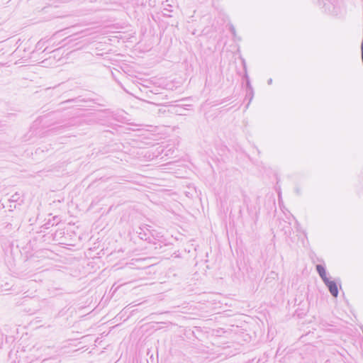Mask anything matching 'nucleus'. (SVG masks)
I'll return each mask as SVG.
<instances>
[{
	"instance_id": "9d476101",
	"label": "nucleus",
	"mask_w": 363,
	"mask_h": 363,
	"mask_svg": "<svg viewBox=\"0 0 363 363\" xmlns=\"http://www.w3.org/2000/svg\"><path fill=\"white\" fill-rule=\"evenodd\" d=\"M295 191L298 195L301 194L300 189L298 187H296Z\"/></svg>"
},
{
	"instance_id": "1a4fd4ad",
	"label": "nucleus",
	"mask_w": 363,
	"mask_h": 363,
	"mask_svg": "<svg viewBox=\"0 0 363 363\" xmlns=\"http://www.w3.org/2000/svg\"><path fill=\"white\" fill-rule=\"evenodd\" d=\"M246 86H247V90H250V88H252V86L250 84V82L249 79H247Z\"/></svg>"
},
{
	"instance_id": "7ed1b4c3",
	"label": "nucleus",
	"mask_w": 363,
	"mask_h": 363,
	"mask_svg": "<svg viewBox=\"0 0 363 363\" xmlns=\"http://www.w3.org/2000/svg\"><path fill=\"white\" fill-rule=\"evenodd\" d=\"M58 223V218L57 216H54L52 218V220H49L46 223L43 225V227L45 229L50 228V226H54L55 225H57Z\"/></svg>"
},
{
	"instance_id": "0eeeda50",
	"label": "nucleus",
	"mask_w": 363,
	"mask_h": 363,
	"mask_svg": "<svg viewBox=\"0 0 363 363\" xmlns=\"http://www.w3.org/2000/svg\"><path fill=\"white\" fill-rule=\"evenodd\" d=\"M140 230H141L140 232H138L140 238L142 240H147L146 233L142 232L143 231L142 228H140Z\"/></svg>"
},
{
	"instance_id": "ddd939ff",
	"label": "nucleus",
	"mask_w": 363,
	"mask_h": 363,
	"mask_svg": "<svg viewBox=\"0 0 363 363\" xmlns=\"http://www.w3.org/2000/svg\"><path fill=\"white\" fill-rule=\"evenodd\" d=\"M40 47H41L40 42H38L36 45V48H40Z\"/></svg>"
},
{
	"instance_id": "f257e3e1",
	"label": "nucleus",
	"mask_w": 363,
	"mask_h": 363,
	"mask_svg": "<svg viewBox=\"0 0 363 363\" xmlns=\"http://www.w3.org/2000/svg\"><path fill=\"white\" fill-rule=\"evenodd\" d=\"M328 287L330 293L333 297H337L338 296V288L337 283L335 281L330 280L329 279L323 281Z\"/></svg>"
},
{
	"instance_id": "9b49d317",
	"label": "nucleus",
	"mask_w": 363,
	"mask_h": 363,
	"mask_svg": "<svg viewBox=\"0 0 363 363\" xmlns=\"http://www.w3.org/2000/svg\"><path fill=\"white\" fill-rule=\"evenodd\" d=\"M267 84H268L269 85L272 84V79H271V78H270V79H268V81H267Z\"/></svg>"
},
{
	"instance_id": "f03ea898",
	"label": "nucleus",
	"mask_w": 363,
	"mask_h": 363,
	"mask_svg": "<svg viewBox=\"0 0 363 363\" xmlns=\"http://www.w3.org/2000/svg\"><path fill=\"white\" fill-rule=\"evenodd\" d=\"M315 268H316V271H317L318 274H319V276L322 279L323 281H325L326 279H328V277H327L325 267L323 265H322V264H317Z\"/></svg>"
},
{
	"instance_id": "20e7f679",
	"label": "nucleus",
	"mask_w": 363,
	"mask_h": 363,
	"mask_svg": "<svg viewBox=\"0 0 363 363\" xmlns=\"http://www.w3.org/2000/svg\"><path fill=\"white\" fill-rule=\"evenodd\" d=\"M246 97L249 99V102L246 105V108H247L249 107L250 103L252 101V99L254 97L253 88H250V90H247Z\"/></svg>"
},
{
	"instance_id": "6e6552de",
	"label": "nucleus",
	"mask_w": 363,
	"mask_h": 363,
	"mask_svg": "<svg viewBox=\"0 0 363 363\" xmlns=\"http://www.w3.org/2000/svg\"><path fill=\"white\" fill-rule=\"evenodd\" d=\"M77 101V99H68V100L61 102L60 104L62 105V104H69L71 102H74Z\"/></svg>"
},
{
	"instance_id": "39448f33",
	"label": "nucleus",
	"mask_w": 363,
	"mask_h": 363,
	"mask_svg": "<svg viewBox=\"0 0 363 363\" xmlns=\"http://www.w3.org/2000/svg\"><path fill=\"white\" fill-rule=\"evenodd\" d=\"M20 199V194L18 193H16L13 194L9 199L11 201L16 202Z\"/></svg>"
},
{
	"instance_id": "423d86ee",
	"label": "nucleus",
	"mask_w": 363,
	"mask_h": 363,
	"mask_svg": "<svg viewBox=\"0 0 363 363\" xmlns=\"http://www.w3.org/2000/svg\"><path fill=\"white\" fill-rule=\"evenodd\" d=\"M229 30H230V33H232V35L234 37H235L236 36V30H235V27H234V26L233 24H230Z\"/></svg>"
},
{
	"instance_id": "f8f14e48",
	"label": "nucleus",
	"mask_w": 363,
	"mask_h": 363,
	"mask_svg": "<svg viewBox=\"0 0 363 363\" xmlns=\"http://www.w3.org/2000/svg\"><path fill=\"white\" fill-rule=\"evenodd\" d=\"M40 47H41L40 42H38L36 45V48H40Z\"/></svg>"
}]
</instances>
